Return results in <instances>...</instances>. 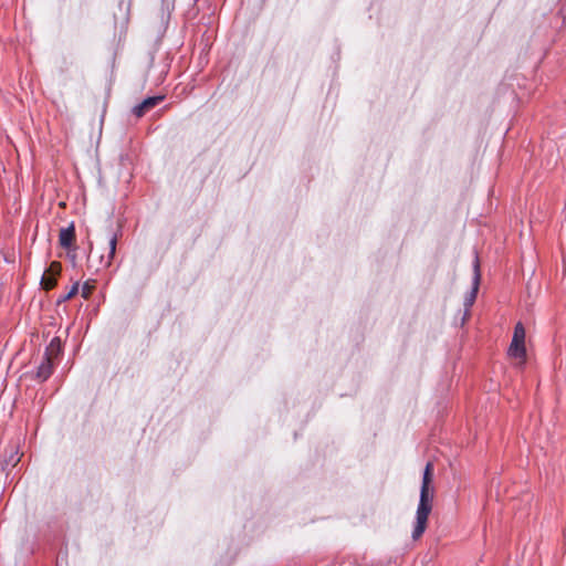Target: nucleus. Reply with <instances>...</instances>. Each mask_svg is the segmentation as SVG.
<instances>
[{
    "label": "nucleus",
    "instance_id": "obj_2",
    "mask_svg": "<svg viewBox=\"0 0 566 566\" xmlns=\"http://www.w3.org/2000/svg\"><path fill=\"white\" fill-rule=\"evenodd\" d=\"M507 354L510 357L520 359L522 364L525 361V328L521 322H518L514 327V333Z\"/></svg>",
    "mask_w": 566,
    "mask_h": 566
},
{
    "label": "nucleus",
    "instance_id": "obj_3",
    "mask_svg": "<svg viewBox=\"0 0 566 566\" xmlns=\"http://www.w3.org/2000/svg\"><path fill=\"white\" fill-rule=\"evenodd\" d=\"M480 279H481V272H480V261L478 255H475L474 262H473V280H472V287L471 291L465 295L464 298V315L463 321H465L470 315V310L472 305L475 302L479 285H480Z\"/></svg>",
    "mask_w": 566,
    "mask_h": 566
},
{
    "label": "nucleus",
    "instance_id": "obj_7",
    "mask_svg": "<svg viewBox=\"0 0 566 566\" xmlns=\"http://www.w3.org/2000/svg\"><path fill=\"white\" fill-rule=\"evenodd\" d=\"M117 247V234L113 233L108 239V254L105 259L103 255L99 258V264L102 268L107 269L112 265V262L115 258Z\"/></svg>",
    "mask_w": 566,
    "mask_h": 566
},
{
    "label": "nucleus",
    "instance_id": "obj_10",
    "mask_svg": "<svg viewBox=\"0 0 566 566\" xmlns=\"http://www.w3.org/2000/svg\"><path fill=\"white\" fill-rule=\"evenodd\" d=\"M78 292V283H75L71 290L63 296L60 297L59 302H66L75 296Z\"/></svg>",
    "mask_w": 566,
    "mask_h": 566
},
{
    "label": "nucleus",
    "instance_id": "obj_11",
    "mask_svg": "<svg viewBox=\"0 0 566 566\" xmlns=\"http://www.w3.org/2000/svg\"><path fill=\"white\" fill-rule=\"evenodd\" d=\"M92 291H93V286L90 285L87 282L84 283V285L82 286V291H81L82 296L84 298H88L91 296V294H92Z\"/></svg>",
    "mask_w": 566,
    "mask_h": 566
},
{
    "label": "nucleus",
    "instance_id": "obj_5",
    "mask_svg": "<svg viewBox=\"0 0 566 566\" xmlns=\"http://www.w3.org/2000/svg\"><path fill=\"white\" fill-rule=\"evenodd\" d=\"M164 99V96H151V97H147L145 98L142 103H139L138 105H136L134 108H133V114L136 116V117H142L144 116L149 109H151L153 107H155L157 104H159V102H161Z\"/></svg>",
    "mask_w": 566,
    "mask_h": 566
},
{
    "label": "nucleus",
    "instance_id": "obj_4",
    "mask_svg": "<svg viewBox=\"0 0 566 566\" xmlns=\"http://www.w3.org/2000/svg\"><path fill=\"white\" fill-rule=\"evenodd\" d=\"M62 270L61 263L53 261L45 270L41 277V286L43 290L50 291L56 285V277L60 275Z\"/></svg>",
    "mask_w": 566,
    "mask_h": 566
},
{
    "label": "nucleus",
    "instance_id": "obj_6",
    "mask_svg": "<svg viewBox=\"0 0 566 566\" xmlns=\"http://www.w3.org/2000/svg\"><path fill=\"white\" fill-rule=\"evenodd\" d=\"M74 240H75V228H74L73 223H71L69 227L62 228L60 230L59 242L62 248H64V249L71 248L73 245Z\"/></svg>",
    "mask_w": 566,
    "mask_h": 566
},
{
    "label": "nucleus",
    "instance_id": "obj_12",
    "mask_svg": "<svg viewBox=\"0 0 566 566\" xmlns=\"http://www.w3.org/2000/svg\"><path fill=\"white\" fill-rule=\"evenodd\" d=\"M164 2H169L170 0H163Z\"/></svg>",
    "mask_w": 566,
    "mask_h": 566
},
{
    "label": "nucleus",
    "instance_id": "obj_1",
    "mask_svg": "<svg viewBox=\"0 0 566 566\" xmlns=\"http://www.w3.org/2000/svg\"><path fill=\"white\" fill-rule=\"evenodd\" d=\"M432 469L433 465L431 462H428L423 476H422V483L420 489V499L419 504L416 512V521L413 525V530L411 533L412 539L417 541L419 539L422 534L424 533L427 528V522L428 516L432 510V500L434 494V489L431 486V479H432Z\"/></svg>",
    "mask_w": 566,
    "mask_h": 566
},
{
    "label": "nucleus",
    "instance_id": "obj_9",
    "mask_svg": "<svg viewBox=\"0 0 566 566\" xmlns=\"http://www.w3.org/2000/svg\"><path fill=\"white\" fill-rule=\"evenodd\" d=\"M61 339L59 337H54L51 339L49 346L46 347L44 357L53 360L61 354Z\"/></svg>",
    "mask_w": 566,
    "mask_h": 566
},
{
    "label": "nucleus",
    "instance_id": "obj_8",
    "mask_svg": "<svg viewBox=\"0 0 566 566\" xmlns=\"http://www.w3.org/2000/svg\"><path fill=\"white\" fill-rule=\"evenodd\" d=\"M53 373V360L43 358L36 370V378L41 381H45Z\"/></svg>",
    "mask_w": 566,
    "mask_h": 566
}]
</instances>
